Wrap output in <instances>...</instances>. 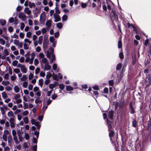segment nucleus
I'll list each match as a JSON object with an SVG mask.
<instances>
[{"label":"nucleus","mask_w":151,"mask_h":151,"mask_svg":"<svg viewBox=\"0 0 151 151\" xmlns=\"http://www.w3.org/2000/svg\"><path fill=\"white\" fill-rule=\"evenodd\" d=\"M2 84L4 86H6L9 84V81H3L2 82Z\"/></svg>","instance_id":"31"},{"label":"nucleus","mask_w":151,"mask_h":151,"mask_svg":"<svg viewBox=\"0 0 151 151\" xmlns=\"http://www.w3.org/2000/svg\"><path fill=\"white\" fill-rule=\"evenodd\" d=\"M45 55L44 54L42 53H40L39 55V57L40 58H44Z\"/></svg>","instance_id":"36"},{"label":"nucleus","mask_w":151,"mask_h":151,"mask_svg":"<svg viewBox=\"0 0 151 151\" xmlns=\"http://www.w3.org/2000/svg\"><path fill=\"white\" fill-rule=\"evenodd\" d=\"M46 15L45 13L44 12L40 14V21L41 23H43L45 21Z\"/></svg>","instance_id":"2"},{"label":"nucleus","mask_w":151,"mask_h":151,"mask_svg":"<svg viewBox=\"0 0 151 151\" xmlns=\"http://www.w3.org/2000/svg\"><path fill=\"white\" fill-rule=\"evenodd\" d=\"M66 90L68 91H72L73 90V88L70 86H67L66 88Z\"/></svg>","instance_id":"25"},{"label":"nucleus","mask_w":151,"mask_h":151,"mask_svg":"<svg viewBox=\"0 0 151 151\" xmlns=\"http://www.w3.org/2000/svg\"><path fill=\"white\" fill-rule=\"evenodd\" d=\"M24 12L28 15H29L31 14V11L28 7H26L24 9Z\"/></svg>","instance_id":"13"},{"label":"nucleus","mask_w":151,"mask_h":151,"mask_svg":"<svg viewBox=\"0 0 151 151\" xmlns=\"http://www.w3.org/2000/svg\"><path fill=\"white\" fill-rule=\"evenodd\" d=\"M55 14H58L60 13V10H59V9H58V7H56L55 8Z\"/></svg>","instance_id":"45"},{"label":"nucleus","mask_w":151,"mask_h":151,"mask_svg":"<svg viewBox=\"0 0 151 151\" xmlns=\"http://www.w3.org/2000/svg\"><path fill=\"white\" fill-rule=\"evenodd\" d=\"M14 43L19 48H22L23 46L22 43L20 42L19 41L17 40H14Z\"/></svg>","instance_id":"3"},{"label":"nucleus","mask_w":151,"mask_h":151,"mask_svg":"<svg viewBox=\"0 0 151 151\" xmlns=\"http://www.w3.org/2000/svg\"><path fill=\"white\" fill-rule=\"evenodd\" d=\"M68 18V17L66 15H64L62 17V20L63 21H66Z\"/></svg>","instance_id":"53"},{"label":"nucleus","mask_w":151,"mask_h":151,"mask_svg":"<svg viewBox=\"0 0 151 151\" xmlns=\"http://www.w3.org/2000/svg\"><path fill=\"white\" fill-rule=\"evenodd\" d=\"M122 67V65L120 63H119L117 66L116 69L117 70H120Z\"/></svg>","instance_id":"51"},{"label":"nucleus","mask_w":151,"mask_h":151,"mask_svg":"<svg viewBox=\"0 0 151 151\" xmlns=\"http://www.w3.org/2000/svg\"><path fill=\"white\" fill-rule=\"evenodd\" d=\"M52 21L51 20H48L46 23V25L47 27V29H49L50 28V27L52 25Z\"/></svg>","instance_id":"11"},{"label":"nucleus","mask_w":151,"mask_h":151,"mask_svg":"<svg viewBox=\"0 0 151 151\" xmlns=\"http://www.w3.org/2000/svg\"><path fill=\"white\" fill-rule=\"evenodd\" d=\"M21 71L24 73H26L27 72V68L25 67L24 65L21 68Z\"/></svg>","instance_id":"15"},{"label":"nucleus","mask_w":151,"mask_h":151,"mask_svg":"<svg viewBox=\"0 0 151 151\" xmlns=\"http://www.w3.org/2000/svg\"><path fill=\"white\" fill-rule=\"evenodd\" d=\"M19 17L21 19L22 21H24L27 19V17L25 15L23 12H19L18 14Z\"/></svg>","instance_id":"4"},{"label":"nucleus","mask_w":151,"mask_h":151,"mask_svg":"<svg viewBox=\"0 0 151 151\" xmlns=\"http://www.w3.org/2000/svg\"><path fill=\"white\" fill-rule=\"evenodd\" d=\"M1 95L3 98L4 99H6L8 97V96L6 93L5 91L1 93Z\"/></svg>","instance_id":"17"},{"label":"nucleus","mask_w":151,"mask_h":151,"mask_svg":"<svg viewBox=\"0 0 151 151\" xmlns=\"http://www.w3.org/2000/svg\"><path fill=\"white\" fill-rule=\"evenodd\" d=\"M21 26H20V29L21 30H23L24 27H25V24L23 23H21Z\"/></svg>","instance_id":"61"},{"label":"nucleus","mask_w":151,"mask_h":151,"mask_svg":"<svg viewBox=\"0 0 151 151\" xmlns=\"http://www.w3.org/2000/svg\"><path fill=\"white\" fill-rule=\"evenodd\" d=\"M35 126L37 127V128L38 129H39L40 128V125L39 124V123L38 122H36L34 124Z\"/></svg>","instance_id":"57"},{"label":"nucleus","mask_w":151,"mask_h":151,"mask_svg":"<svg viewBox=\"0 0 151 151\" xmlns=\"http://www.w3.org/2000/svg\"><path fill=\"white\" fill-rule=\"evenodd\" d=\"M34 75L32 73H30L29 76V80H31L33 77Z\"/></svg>","instance_id":"59"},{"label":"nucleus","mask_w":151,"mask_h":151,"mask_svg":"<svg viewBox=\"0 0 151 151\" xmlns=\"http://www.w3.org/2000/svg\"><path fill=\"white\" fill-rule=\"evenodd\" d=\"M122 41L121 40H119L118 42V48H120L122 47Z\"/></svg>","instance_id":"39"},{"label":"nucleus","mask_w":151,"mask_h":151,"mask_svg":"<svg viewBox=\"0 0 151 151\" xmlns=\"http://www.w3.org/2000/svg\"><path fill=\"white\" fill-rule=\"evenodd\" d=\"M19 139L20 141L22 142L23 141V138L22 136L19 134H18Z\"/></svg>","instance_id":"55"},{"label":"nucleus","mask_w":151,"mask_h":151,"mask_svg":"<svg viewBox=\"0 0 151 151\" xmlns=\"http://www.w3.org/2000/svg\"><path fill=\"white\" fill-rule=\"evenodd\" d=\"M23 105L24 106L23 108L24 109H28V104L27 103H26L24 102H23Z\"/></svg>","instance_id":"35"},{"label":"nucleus","mask_w":151,"mask_h":151,"mask_svg":"<svg viewBox=\"0 0 151 151\" xmlns=\"http://www.w3.org/2000/svg\"><path fill=\"white\" fill-rule=\"evenodd\" d=\"M15 119L12 118L10 119L9 122L10 123V126L12 128H14L15 127Z\"/></svg>","instance_id":"6"},{"label":"nucleus","mask_w":151,"mask_h":151,"mask_svg":"<svg viewBox=\"0 0 151 151\" xmlns=\"http://www.w3.org/2000/svg\"><path fill=\"white\" fill-rule=\"evenodd\" d=\"M109 136L110 140L112 141V137L114 134V132L113 131L111 128L110 129L109 127Z\"/></svg>","instance_id":"8"},{"label":"nucleus","mask_w":151,"mask_h":151,"mask_svg":"<svg viewBox=\"0 0 151 151\" xmlns=\"http://www.w3.org/2000/svg\"><path fill=\"white\" fill-rule=\"evenodd\" d=\"M47 108V105H46L45 104V103L44 101L43 102V106L42 108V111H43L44 112Z\"/></svg>","instance_id":"20"},{"label":"nucleus","mask_w":151,"mask_h":151,"mask_svg":"<svg viewBox=\"0 0 151 151\" xmlns=\"http://www.w3.org/2000/svg\"><path fill=\"white\" fill-rule=\"evenodd\" d=\"M40 98L38 97V98H37L35 100V102L36 104H37L39 103H40L41 102V101L40 100Z\"/></svg>","instance_id":"60"},{"label":"nucleus","mask_w":151,"mask_h":151,"mask_svg":"<svg viewBox=\"0 0 151 151\" xmlns=\"http://www.w3.org/2000/svg\"><path fill=\"white\" fill-rule=\"evenodd\" d=\"M39 63V61L37 58H36L35 59L34 61V64L35 66L37 65Z\"/></svg>","instance_id":"34"},{"label":"nucleus","mask_w":151,"mask_h":151,"mask_svg":"<svg viewBox=\"0 0 151 151\" xmlns=\"http://www.w3.org/2000/svg\"><path fill=\"white\" fill-rule=\"evenodd\" d=\"M107 122L108 125V128H109V127L110 129L111 128V122L110 121H109L108 119H107Z\"/></svg>","instance_id":"41"},{"label":"nucleus","mask_w":151,"mask_h":151,"mask_svg":"<svg viewBox=\"0 0 151 151\" xmlns=\"http://www.w3.org/2000/svg\"><path fill=\"white\" fill-rule=\"evenodd\" d=\"M48 74H47L46 75V78L47 79H49L50 78L51 76L50 73H47Z\"/></svg>","instance_id":"58"},{"label":"nucleus","mask_w":151,"mask_h":151,"mask_svg":"<svg viewBox=\"0 0 151 151\" xmlns=\"http://www.w3.org/2000/svg\"><path fill=\"white\" fill-rule=\"evenodd\" d=\"M130 112L131 114H133L135 113V106L133 102H131L129 104Z\"/></svg>","instance_id":"1"},{"label":"nucleus","mask_w":151,"mask_h":151,"mask_svg":"<svg viewBox=\"0 0 151 151\" xmlns=\"http://www.w3.org/2000/svg\"><path fill=\"white\" fill-rule=\"evenodd\" d=\"M20 97V94H14V99L16 100H17L19 99Z\"/></svg>","instance_id":"22"},{"label":"nucleus","mask_w":151,"mask_h":151,"mask_svg":"<svg viewBox=\"0 0 151 151\" xmlns=\"http://www.w3.org/2000/svg\"><path fill=\"white\" fill-rule=\"evenodd\" d=\"M0 109L2 115H4L5 112V111L3 107H1Z\"/></svg>","instance_id":"27"},{"label":"nucleus","mask_w":151,"mask_h":151,"mask_svg":"<svg viewBox=\"0 0 151 151\" xmlns=\"http://www.w3.org/2000/svg\"><path fill=\"white\" fill-rule=\"evenodd\" d=\"M109 83L110 86H113L114 85V82L113 80H110L109 81Z\"/></svg>","instance_id":"63"},{"label":"nucleus","mask_w":151,"mask_h":151,"mask_svg":"<svg viewBox=\"0 0 151 151\" xmlns=\"http://www.w3.org/2000/svg\"><path fill=\"white\" fill-rule=\"evenodd\" d=\"M42 62L45 64H49V62L46 58H43L42 60Z\"/></svg>","instance_id":"19"},{"label":"nucleus","mask_w":151,"mask_h":151,"mask_svg":"<svg viewBox=\"0 0 151 151\" xmlns=\"http://www.w3.org/2000/svg\"><path fill=\"white\" fill-rule=\"evenodd\" d=\"M52 77L54 80L57 81L59 80V78H58V76L56 75L53 74Z\"/></svg>","instance_id":"37"},{"label":"nucleus","mask_w":151,"mask_h":151,"mask_svg":"<svg viewBox=\"0 0 151 151\" xmlns=\"http://www.w3.org/2000/svg\"><path fill=\"white\" fill-rule=\"evenodd\" d=\"M18 63V61L17 60H14L12 63V65L14 66H16Z\"/></svg>","instance_id":"44"},{"label":"nucleus","mask_w":151,"mask_h":151,"mask_svg":"<svg viewBox=\"0 0 151 151\" xmlns=\"http://www.w3.org/2000/svg\"><path fill=\"white\" fill-rule=\"evenodd\" d=\"M45 73L43 71H41L40 73V76L42 77H44L45 76Z\"/></svg>","instance_id":"64"},{"label":"nucleus","mask_w":151,"mask_h":151,"mask_svg":"<svg viewBox=\"0 0 151 151\" xmlns=\"http://www.w3.org/2000/svg\"><path fill=\"white\" fill-rule=\"evenodd\" d=\"M59 87L60 89L62 90L64 88V86L62 84H60L59 85Z\"/></svg>","instance_id":"62"},{"label":"nucleus","mask_w":151,"mask_h":151,"mask_svg":"<svg viewBox=\"0 0 151 151\" xmlns=\"http://www.w3.org/2000/svg\"><path fill=\"white\" fill-rule=\"evenodd\" d=\"M39 85L42 87L43 83V80L42 78H41L39 80Z\"/></svg>","instance_id":"29"},{"label":"nucleus","mask_w":151,"mask_h":151,"mask_svg":"<svg viewBox=\"0 0 151 151\" xmlns=\"http://www.w3.org/2000/svg\"><path fill=\"white\" fill-rule=\"evenodd\" d=\"M53 52V49L52 48H50L48 51L47 52L46 56L49 58L51 57V55H52Z\"/></svg>","instance_id":"5"},{"label":"nucleus","mask_w":151,"mask_h":151,"mask_svg":"<svg viewBox=\"0 0 151 151\" xmlns=\"http://www.w3.org/2000/svg\"><path fill=\"white\" fill-rule=\"evenodd\" d=\"M27 79V77L26 75H23L21 78L20 80L22 81H26Z\"/></svg>","instance_id":"23"},{"label":"nucleus","mask_w":151,"mask_h":151,"mask_svg":"<svg viewBox=\"0 0 151 151\" xmlns=\"http://www.w3.org/2000/svg\"><path fill=\"white\" fill-rule=\"evenodd\" d=\"M28 85V83L27 81H24L23 83V86L24 88H26Z\"/></svg>","instance_id":"48"},{"label":"nucleus","mask_w":151,"mask_h":151,"mask_svg":"<svg viewBox=\"0 0 151 151\" xmlns=\"http://www.w3.org/2000/svg\"><path fill=\"white\" fill-rule=\"evenodd\" d=\"M29 111L27 110L24 111L22 114V115L23 116H26L29 114Z\"/></svg>","instance_id":"49"},{"label":"nucleus","mask_w":151,"mask_h":151,"mask_svg":"<svg viewBox=\"0 0 151 151\" xmlns=\"http://www.w3.org/2000/svg\"><path fill=\"white\" fill-rule=\"evenodd\" d=\"M4 55L7 56L9 55V52L7 49H5L4 51Z\"/></svg>","instance_id":"52"},{"label":"nucleus","mask_w":151,"mask_h":151,"mask_svg":"<svg viewBox=\"0 0 151 151\" xmlns=\"http://www.w3.org/2000/svg\"><path fill=\"white\" fill-rule=\"evenodd\" d=\"M40 69L39 68H37L35 70V74H37L40 72Z\"/></svg>","instance_id":"47"},{"label":"nucleus","mask_w":151,"mask_h":151,"mask_svg":"<svg viewBox=\"0 0 151 151\" xmlns=\"http://www.w3.org/2000/svg\"><path fill=\"white\" fill-rule=\"evenodd\" d=\"M5 89L8 91L11 90L12 89L11 87L9 86H7L5 87Z\"/></svg>","instance_id":"56"},{"label":"nucleus","mask_w":151,"mask_h":151,"mask_svg":"<svg viewBox=\"0 0 151 151\" xmlns=\"http://www.w3.org/2000/svg\"><path fill=\"white\" fill-rule=\"evenodd\" d=\"M14 21V19L13 17H11L9 19V22L10 23H12Z\"/></svg>","instance_id":"54"},{"label":"nucleus","mask_w":151,"mask_h":151,"mask_svg":"<svg viewBox=\"0 0 151 151\" xmlns=\"http://www.w3.org/2000/svg\"><path fill=\"white\" fill-rule=\"evenodd\" d=\"M0 42L2 45H4L5 43V41L3 39L1 38L0 40Z\"/></svg>","instance_id":"50"},{"label":"nucleus","mask_w":151,"mask_h":151,"mask_svg":"<svg viewBox=\"0 0 151 151\" xmlns=\"http://www.w3.org/2000/svg\"><path fill=\"white\" fill-rule=\"evenodd\" d=\"M113 114L114 111L112 110L108 112V116L111 119H113Z\"/></svg>","instance_id":"12"},{"label":"nucleus","mask_w":151,"mask_h":151,"mask_svg":"<svg viewBox=\"0 0 151 151\" xmlns=\"http://www.w3.org/2000/svg\"><path fill=\"white\" fill-rule=\"evenodd\" d=\"M51 68V66L49 65V64H47L45 65L44 70H50Z\"/></svg>","instance_id":"14"},{"label":"nucleus","mask_w":151,"mask_h":151,"mask_svg":"<svg viewBox=\"0 0 151 151\" xmlns=\"http://www.w3.org/2000/svg\"><path fill=\"white\" fill-rule=\"evenodd\" d=\"M113 15L114 16L112 17V19H113V20H114V19L116 20V19L117 20H118V17L117 15H116V13L114 12H113Z\"/></svg>","instance_id":"18"},{"label":"nucleus","mask_w":151,"mask_h":151,"mask_svg":"<svg viewBox=\"0 0 151 151\" xmlns=\"http://www.w3.org/2000/svg\"><path fill=\"white\" fill-rule=\"evenodd\" d=\"M23 121L26 124H28L29 122V120L28 118L27 117H25L23 119Z\"/></svg>","instance_id":"33"},{"label":"nucleus","mask_w":151,"mask_h":151,"mask_svg":"<svg viewBox=\"0 0 151 151\" xmlns=\"http://www.w3.org/2000/svg\"><path fill=\"white\" fill-rule=\"evenodd\" d=\"M32 35V33L30 32H28L27 33L26 37L28 38H30Z\"/></svg>","instance_id":"32"},{"label":"nucleus","mask_w":151,"mask_h":151,"mask_svg":"<svg viewBox=\"0 0 151 151\" xmlns=\"http://www.w3.org/2000/svg\"><path fill=\"white\" fill-rule=\"evenodd\" d=\"M55 19L54 21L55 22H57L60 20V16L58 15L55 14L53 15Z\"/></svg>","instance_id":"9"},{"label":"nucleus","mask_w":151,"mask_h":151,"mask_svg":"<svg viewBox=\"0 0 151 151\" xmlns=\"http://www.w3.org/2000/svg\"><path fill=\"white\" fill-rule=\"evenodd\" d=\"M6 20L4 19H1L0 20V23L2 26H4L6 24Z\"/></svg>","instance_id":"30"},{"label":"nucleus","mask_w":151,"mask_h":151,"mask_svg":"<svg viewBox=\"0 0 151 151\" xmlns=\"http://www.w3.org/2000/svg\"><path fill=\"white\" fill-rule=\"evenodd\" d=\"M146 86H149L151 84L150 78L149 77L148 79H146Z\"/></svg>","instance_id":"16"},{"label":"nucleus","mask_w":151,"mask_h":151,"mask_svg":"<svg viewBox=\"0 0 151 151\" xmlns=\"http://www.w3.org/2000/svg\"><path fill=\"white\" fill-rule=\"evenodd\" d=\"M29 6L30 8H32V7H34L35 6V4L33 3H29Z\"/></svg>","instance_id":"38"},{"label":"nucleus","mask_w":151,"mask_h":151,"mask_svg":"<svg viewBox=\"0 0 151 151\" xmlns=\"http://www.w3.org/2000/svg\"><path fill=\"white\" fill-rule=\"evenodd\" d=\"M24 48L25 50H28L29 49V45L26 43H25L24 44Z\"/></svg>","instance_id":"40"},{"label":"nucleus","mask_w":151,"mask_h":151,"mask_svg":"<svg viewBox=\"0 0 151 151\" xmlns=\"http://www.w3.org/2000/svg\"><path fill=\"white\" fill-rule=\"evenodd\" d=\"M132 126L134 127H136L137 126V122L135 120H134L132 122Z\"/></svg>","instance_id":"26"},{"label":"nucleus","mask_w":151,"mask_h":151,"mask_svg":"<svg viewBox=\"0 0 151 151\" xmlns=\"http://www.w3.org/2000/svg\"><path fill=\"white\" fill-rule=\"evenodd\" d=\"M56 26L59 29H60L62 28L63 25L61 23H58L57 24Z\"/></svg>","instance_id":"28"},{"label":"nucleus","mask_w":151,"mask_h":151,"mask_svg":"<svg viewBox=\"0 0 151 151\" xmlns=\"http://www.w3.org/2000/svg\"><path fill=\"white\" fill-rule=\"evenodd\" d=\"M35 56V54L34 52H32L31 54V58H30L29 63L32 64L33 63V60Z\"/></svg>","instance_id":"10"},{"label":"nucleus","mask_w":151,"mask_h":151,"mask_svg":"<svg viewBox=\"0 0 151 151\" xmlns=\"http://www.w3.org/2000/svg\"><path fill=\"white\" fill-rule=\"evenodd\" d=\"M49 40L51 43H52L55 41V40L54 37H50Z\"/></svg>","instance_id":"46"},{"label":"nucleus","mask_w":151,"mask_h":151,"mask_svg":"<svg viewBox=\"0 0 151 151\" xmlns=\"http://www.w3.org/2000/svg\"><path fill=\"white\" fill-rule=\"evenodd\" d=\"M14 90L16 93H17L19 91V88L17 86H14Z\"/></svg>","instance_id":"24"},{"label":"nucleus","mask_w":151,"mask_h":151,"mask_svg":"<svg viewBox=\"0 0 151 151\" xmlns=\"http://www.w3.org/2000/svg\"><path fill=\"white\" fill-rule=\"evenodd\" d=\"M7 115L10 118V119L12 118L13 119H15V116L12 111H9L7 113Z\"/></svg>","instance_id":"7"},{"label":"nucleus","mask_w":151,"mask_h":151,"mask_svg":"<svg viewBox=\"0 0 151 151\" xmlns=\"http://www.w3.org/2000/svg\"><path fill=\"white\" fill-rule=\"evenodd\" d=\"M43 40V36H40L39 37L38 40V43L40 44H41L42 43Z\"/></svg>","instance_id":"21"},{"label":"nucleus","mask_w":151,"mask_h":151,"mask_svg":"<svg viewBox=\"0 0 151 151\" xmlns=\"http://www.w3.org/2000/svg\"><path fill=\"white\" fill-rule=\"evenodd\" d=\"M55 84H50L49 85V87L50 88L52 89L51 90H53V88L55 87Z\"/></svg>","instance_id":"43"},{"label":"nucleus","mask_w":151,"mask_h":151,"mask_svg":"<svg viewBox=\"0 0 151 151\" xmlns=\"http://www.w3.org/2000/svg\"><path fill=\"white\" fill-rule=\"evenodd\" d=\"M14 72L16 73H18L20 72L19 69L18 68H14L13 70Z\"/></svg>","instance_id":"42"}]
</instances>
